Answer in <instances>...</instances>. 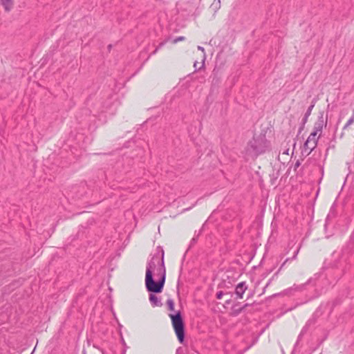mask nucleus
<instances>
[{"mask_svg":"<svg viewBox=\"0 0 354 354\" xmlns=\"http://www.w3.org/2000/svg\"><path fill=\"white\" fill-rule=\"evenodd\" d=\"M247 290V286L245 282L239 283L235 289V293L239 298L241 299L245 290Z\"/></svg>","mask_w":354,"mask_h":354,"instance_id":"6","label":"nucleus"},{"mask_svg":"<svg viewBox=\"0 0 354 354\" xmlns=\"http://www.w3.org/2000/svg\"><path fill=\"white\" fill-rule=\"evenodd\" d=\"M169 317L171 319V323L178 339L182 343L185 338V326L180 312L178 311L175 315L170 314Z\"/></svg>","mask_w":354,"mask_h":354,"instance_id":"3","label":"nucleus"},{"mask_svg":"<svg viewBox=\"0 0 354 354\" xmlns=\"http://www.w3.org/2000/svg\"><path fill=\"white\" fill-rule=\"evenodd\" d=\"M314 106H315V103L313 102V104H311V105L308 108V109H307V111H306V113H305V115H304V118H303V120H303V123H304V124H305V123L307 122L308 117H309V116H310V115L311 114V112H312V110H313V109Z\"/></svg>","mask_w":354,"mask_h":354,"instance_id":"9","label":"nucleus"},{"mask_svg":"<svg viewBox=\"0 0 354 354\" xmlns=\"http://www.w3.org/2000/svg\"><path fill=\"white\" fill-rule=\"evenodd\" d=\"M317 141L316 133H311L304 143V149L308 150V154L316 147Z\"/></svg>","mask_w":354,"mask_h":354,"instance_id":"4","label":"nucleus"},{"mask_svg":"<svg viewBox=\"0 0 354 354\" xmlns=\"http://www.w3.org/2000/svg\"><path fill=\"white\" fill-rule=\"evenodd\" d=\"M225 303H226L227 304H230V299L227 300V301H225Z\"/></svg>","mask_w":354,"mask_h":354,"instance_id":"19","label":"nucleus"},{"mask_svg":"<svg viewBox=\"0 0 354 354\" xmlns=\"http://www.w3.org/2000/svg\"><path fill=\"white\" fill-rule=\"evenodd\" d=\"M268 148L269 143L266 136L263 135L254 137L253 139L249 142L248 145V150L254 153L255 155L266 152Z\"/></svg>","mask_w":354,"mask_h":354,"instance_id":"2","label":"nucleus"},{"mask_svg":"<svg viewBox=\"0 0 354 354\" xmlns=\"http://www.w3.org/2000/svg\"><path fill=\"white\" fill-rule=\"evenodd\" d=\"M224 295L223 292V291H219L216 293V298L218 299H221L223 297V295Z\"/></svg>","mask_w":354,"mask_h":354,"instance_id":"14","label":"nucleus"},{"mask_svg":"<svg viewBox=\"0 0 354 354\" xmlns=\"http://www.w3.org/2000/svg\"><path fill=\"white\" fill-rule=\"evenodd\" d=\"M221 8V1L220 0H214L210 6V9L214 12H216Z\"/></svg>","mask_w":354,"mask_h":354,"instance_id":"10","label":"nucleus"},{"mask_svg":"<svg viewBox=\"0 0 354 354\" xmlns=\"http://www.w3.org/2000/svg\"><path fill=\"white\" fill-rule=\"evenodd\" d=\"M1 3L6 11H10L12 8V0H1Z\"/></svg>","mask_w":354,"mask_h":354,"instance_id":"8","label":"nucleus"},{"mask_svg":"<svg viewBox=\"0 0 354 354\" xmlns=\"http://www.w3.org/2000/svg\"><path fill=\"white\" fill-rule=\"evenodd\" d=\"M289 261V259H286V261L282 263V265L280 267V270L284 266L286 263Z\"/></svg>","mask_w":354,"mask_h":354,"instance_id":"18","label":"nucleus"},{"mask_svg":"<svg viewBox=\"0 0 354 354\" xmlns=\"http://www.w3.org/2000/svg\"><path fill=\"white\" fill-rule=\"evenodd\" d=\"M166 278V270L164 263V252L161 255L155 254L148 262L146 268L145 286L150 292H162Z\"/></svg>","mask_w":354,"mask_h":354,"instance_id":"1","label":"nucleus"},{"mask_svg":"<svg viewBox=\"0 0 354 354\" xmlns=\"http://www.w3.org/2000/svg\"><path fill=\"white\" fill-rule=\"evenodd\" d=\"M198 49L199 50H201L203 53H205V49H204V48H203V47L198 46Z\"/></svg>","mask_w":354,"mask_h":354,"instance_id":"17","label":"nucleus"},{"mask_svg":"<svg viewBox=\"0 0 354 354\" xmlns=\"http://www.w3.org/2000/svg\"><path fill=\"white\" fill-rule=\"evenodd\" d=\"M176 354H184L183 348H178L176 350Z\"/></svg>","mask_w":354,"mask_h":354,"instance_id":"15","label":"nucleus"},{"mask_svg":"<svg viewBox=\"0 0 354 354\" xmlns=\"http://www.w3.org/2000/svg\"><path fill=\"white\" fill-rule=\"evenodd\" d=\"M167 305L170 310L173 311L174 310V301H173V299H168L167 300Z\"/></svg>","mask_w":354,"mask_h":354,"instance_id":"12","label":"nucleus"},{"mask_svg":"<svg viewBox=\"0 0 354 354\" xmlns=\"http://www.w3.org/2000/svg\"><path fill=\"white\" fill-rule=\"evenodd\" d=\"M197 64H198V62H196L194 63V66L196 68V67H197Z\"/></svg>","mask_w":354,"mask_h":354,"instance_id":"20","label":"nucleus"},{"mask_svg":"<svg viewBox=\"0 0 354 354\" xmlns=\"http://www.w3.org/2000/svg\"><path fill=\"white\" fill-rule=\"evenodd\" d=\"M299 249H297V250L295 252V254H294V255H293V257H292V259H296L297 255V254H298V253H299Z\"/></svg>","mask_w":354,"mask_h":354,"instance_id":"16","label":"nucleus"},{"mask_svg":"<svg viewBox=\"0 0 354 354\" xmlns=\"http://www.w3.org/2000/svg\"><path fill=\"white\" fill-rule=\"evenodd\" d=\"M354 122V111L352 116L351 118L347 121V122L345 124V125L343 127V129H348L353 123Z\"/></svg>","mask_w":354,"mask_h":354,"instance_id":"11","label":"nucleus"},{"mask_svg":"<svg viewBox=\"0 0 354 354\" xmlns=\"http://www.w3.org/2000/svg\"><path fill=\"white\" fill-rule=\"evenodd\" d=\"M324 125H326V122L324 121L323 116H320L315 123L313 131L312 133H316V135L321 133Z\"/></svg>","mask_w":354,"mask_h":354,"instance_id":"5","label":"nucleus"},{"mask_svg":"<svg viewBox=\"0 0 354 354\" xmlns=\"http://www.w3.org/2000/svg\"><path fill=\"white\" fill-rule=\"evenodd\" d=\"M185 40V37L183 36H180V37H178L176 38H175L173 41V43L174 44H176L177 42L178 41H183Z\"/></svg>","mask_w":354,"mask_h":354,"instance_id":"13","label":"nucleus"},{"mask_svg":"<svg viewBox=\"0 0 354 354\" xmlns=\"http://www.w3.org/2000/svg\"><path fill=\"white\" fill-rule=\"evenodd\" d=\"M149 301L153 307L162 306L160 299L153 294L149 295Z\"/></svg>","mask_w":354,"mask_h":354,"instance_id":"7","label":"nucleus"}]
</instances>
